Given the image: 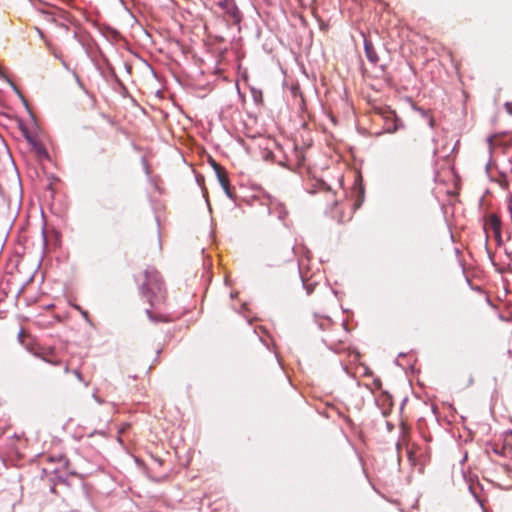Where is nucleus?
<instances>
[{
	"mask_svg": "<svg viewBox=\"0 0 512 512\" xmlns=\"http://www.w3.org/2000/svg\"><path fill=\"white\" fill-rule=\"evenodd\" d=\"M48 189H50L52 191V184L48 185Z\"/></svg>",
	"mask_w": 512,
	"mask_h": 512,
	"instance_id": "nucleus-26",
	"label": "nucleus"
},
{
	"mask_svg": "<svg viewBox=\"0 0 512 512\" xmlns=\"http://www.w3.org/2000/svg\"><path fill=\"white\" fill-rule=\"evenodd\" d=\"M40 359H41V360H43V361H44V362H46V363L51 364V365H59V363H60L59 361H54V360L48 359V358H46L44 355H42V356L40 357Z\"/></svg>",
	"mask_w": 512,
	"mask_h": 512,
	"instance_id": "nucleus-15",
	"label": "nucleus"
},
{
	"mask_svg": "<svg viewBox=\"0 0 512 512\" xmlns=\"http://www.w3.org/2000/svg\"><path fill=\"white\" fill-rule=\"evenodd\" d=\"M23 338H24V330H23V329H20V331L18 332V335H17V339H18V341H19L22 345H24V340H23Z\"/></svg>",
	"mask_w": 512,
	"mask_h": 512,
	"instance_id": "nucleus-17",
	"label": "nucleus"
},
{
	"mask_svg": "<svg viewBox=\"0 0 512 512\" xmlns=\"http://www.w3.org/2000/svg\"><path fill=\"white\" fill-rule=\"evenodd\" d=\"M81 314H82V316H83L86 320H89V319H88V313H87L86 311L81 310Z\"/></svg>",
	"mask_w": 512,
	"mask_h": 512,
	"instance_id": "nucleus-24",
	"label": "nucleus"
},
{
	"mask_svg": "<svg viewBox=\"0 0 512 512\" xmlns=\"http://www.w3.org/2000/svg\"><path fill=\"white\" fill-rule=\"evenodd\" d=\"M26 349V351H28L29 353H31L33 356L37 357V358H40L42 356V354L38 351H36L31 345H23Z\"/></svg>",
	"mask_w": 512,
	"mask_h": 512,
	"instance_id": "nucleus-9",
	"label": "nucleus"
},
{
	"mask_svg": "<svg viewBox=\"0 0 512 512\" xmlns=\"http://www.w3.org/2000/svg\"><path fill=\"white\" fill-rule=\"evenodd\" d=\"M64 371L67 373L69 371V368L66 366Z\"/></svg>",
	"mask_w": 512,
	"mask_h": 512,
	"instance_id": "nucleus-27",
	"label": "nucleus"
},
{
	"mask_svg": "<svg viewBox=\"0 0 512 512\" xmlns=\"http://www.w3.org/2000/svg\"><path fill=\"white\" fill-rule=\"evenodd\" d=\"M423 116L427 119L428 121V125L433 128L434 125H435V120L432 116H430L429 114H427L426 112H423Z\"/></svg>",
	"mask_w": 512,
	"mask_h": 512,
	"instance_id": "nucleus-12",
	"label": "nucleus"
},
{
	"mask_svg": "<svg viewBox=\"0 0 512 512\" xmlns=\"http://www.w3.org/2000/svg\"><path fill=\"white\" fill-rule=\"evenodd\" d=\"M143 168H144V171L147 175H149L150 171H149V164L148 162H143Z\"/></svg>",
	"mask_w": 512,
	"mask_h": 512,
	"instance_id": "nucleus-19",
	"label": "nucleus"
},
{
	"mask_svg": "<svg viewBox=\"0 0 512 512\" xmlns=\"http://www.w3.org/2000/svg\"><path fill=\"white\" fill-rule=\"evenodd\" d=\"M209 164L213 168V170L217 176V179H218L221 187L223 188L226 196L229 199L233 200L234 195L230 189V182H229V178H228L226 170L221 165H219V162H209Z\"/></svg>",
	"mask_w": 512,
	"mask_h": 512,
	"instance_id": "nucleus-3",
	"label": "nucleus"
},
{
	"mask_svg": "<svg viewBox=\"0 0 512 512\" xmlns=\"http://www.w3.org/2000/svg\"><path fill=\"white\" fill-rule=\"evenodd\" d=\"M302 281H303V286L307 291V294H311L313 291L314 284H308L304 280H302Z\"/></svg>",
	"mask_w": 512,
	"mask_h": 512,
	"instance_id": "nucleus-14",
	"label": "nucleus"
},
{
	"mask_svg": "<svg viewBox=\"0 0 512 512\" xmlns=\"http://www.w3.org/2000/svg\"><path fill=\"white\" fill-rule=\"evenodd\" d=\"M73 373L76 375V377H77L79 380H82V376H81V374H80V372H79V371L74 370V371H73Z\"/></svg>",
	"mask_w": 512,
	"mask_h": 512,
	"instance_id": "nucleus-23",
	"label": "nucleus"
},
{
	"mask_svg": "<svg viewBox=\"0 0 512 512\" xmlns=\"http://www.w3.org/2000/svg\"><path fill=\"white\" fill-rule=\"evenodd\" d=\"M227 13L231 16L234 23H239L241 21V13L236 6H233L231 9H229Z\"/></svg>",
	"mask_w": 512,
	"mask_h": 512,
	"instance_id": "nucleus-7",
	"label": "nucleus"
},
{
	"mask_svg": "<svg viewBox=\"0 0 512 512\" xmlns=\"http://www.w3.org/2000/svg\"><path fill=\"white\" fill-rule=\"evenodd\" d=\"M505 108L509 114H512V103L507 102Z\"/></svg>",
	"mask_w": 512,
	"mask_h": 512,
	"instance_id": "nucleus-18",
	"label": "nucleus"
},
{
	"mask_svg": "<svg viewBox=\"0 0 512 512\" xmlns=\"http://www.w3.org/2000/svg\"><path fill=\"white\" fill-rule=\"evenodd\" d=\"M365 53L368 60L375 64L378 62L379 57L370 41L365 40Z\"/></svg>",
	"mask_w": 512,
	"mask_h": 512,
	"instance_id": "nucleus-5",
	"label": "nucleus"
},
{
	"mask_svg": "<svg viewBox=\"0 0 512 512\" xmlns=\"http://www.w3.org/2000/svg\"><path fill=\"white\" fill-rule=\"evenodd\" d=\"M364 201V189L363 187H360V190H359V199L357 200V202L355 203V206L356 207H359L362 202Z\"/></svg>",
	"mask_w": 512,
	"mask_h": 512,
	"instance_id": "nucleus-11",
	"label": "nucleus"
},
{
	"mask_svg": "<svg viewBox=\"0 0 512 512\" xmlns=\"http://www.w3.org/2000/svg\"><path fill=\"white\" fill-rule=\"evenodd\" d=\"M32 146H33V149L35 151V155L38 157V158H50L46 148L39 142H36V141H30Z\"/></svg>",
	"mask_w": 512,
	"mask_h": 512,
	"instance_id": "nucleus-6",
	"label": "nucleus"
},
{
	"mask_svg": "<svg viewBox=\"0 0 512 512\" xmlns=\"http://www.w3.org/2000/svg\"><path fill=\"white\" fill-rule=\"evenodd\" d=\"M146 314H147L149 320L152 321V322H159V321H163L164 320L162 318L155 317L150 309H146Z\"/></svg>",
	"mask_w": 512,
	"mask_h": 512,
	"instance_id": "nucleus-10",
	"label": "nucleus"
},
{
	"mask_svg": "<svg viewBox=\"0 0 512 512\" xmlns=\"http://www.w3.org/2000/svg\"><path fill=\"white\" fill-rule=\"evenodd\" d=\"M93 398L94 400L98 403V404H102L103 403V400L101 398H99L96 393H93Z\"/></svg>",
	"mask_w": 512,
	"mask_h": 512,
	"instance_id": "nucleus-21",
	"label": "nucleus"
},
{
	"mask_svg": "<svg viewBox=\"0 0 512 512\" xmlns=\"http://www.w3.org/2000/svg\"><path fill=\"white\" fill-rule=\"evenodd\" d=\"M196 181H197V183L199 184V186H201L202 182L204 181L203 176H201V175H196Z\"/></svg>",
	"mask_w": 512,
	"mask_h": 512,
	"instance_id": "nucleus-20",
	"label": "nucleus"
},
{
	"mask_svg": "<svg viewBox=\"0 0 512 512\" xmlns=\"http://www.w3.org/2000/svg\"><path fill=\"white\" fill-rule=\"evenodd\" d=\"M144 276L145 281L139 287L140 293L147 299L151 307H156L165 299L166 291L163 280L154 268H147Z\"/></svg>",
	"mask_w": 512,
	"mask_h": 512,
	"instance_id": "nucleus-1",
	"label": "nucleus"
},
{
	"mask_svg": "<svg viewBox=\"0 0 512 512\" xmlns=\"http://www.w3.org/2000/svg\"><path fill=\"white\" fill-rule=\"evenodd\" d=\"M11 163H12V166L14 167V169L17 171V170H18V168H17V166H16V162H15V161H12Z\"/></svg>",
	"mask_w": 512,
	"mask_h": 512,
	"instance_id": "nucleus-25",
	"label": "nucleus"
},
{
	"mask_svg": "<svg viewBox=\"0 0 512 512\" xmlns=\"http://www.w3.org/2000/svg\"><path fill=\"white\" fill-rule=\"evenodd\" d=\"M281 166L299 174L301 177L312 178L316 181L315 186L321 189H329V186L325 183L321 176L318 175L316 166L312 165L311 162H279Z\"/></svg>",
	"mask_w": 512,
	"mask_h": 512,
	"instance_id": "nucleus-2",
	"label": "nucleus"
},
{
	"mask_svg": "<svg viewBox=\"0 0 512 512\" xmlns=\"http://www.w3.org/2000/svg\"><path fill=\"white\" fill-rule=\"evenodd\" d=\"M469 491H470V493L473 495V497L477 500V502H478L481 506H483V504H482L481 500H480V499H479V497L477 496V494H476V492H475V490H474V487H473L472 485H470V486H469Z\"/></svg>",
	"mask_w": 512,
	"mask_h": 512,
	"instance_id": "nucleus-13",
	"label": "nucleus"
},
{
	"mask_svg": "<svg viewBox=\"0 0 512 512\" xmlns=\"http://www.w3.org/2000/svg\"><path fill=\"white\" fill-rule=\"evenodd\" d=\"M407 456H408L409 461L414 463V461H415V454H414L412 449H408L407 450Z\"/></svg>",
	"mask_w": 512,
	"mask_h": 512,
	"instance_id": "nucleus-16",
	"label": "nucleus"
},
{
	"mask_svg": "<svg viewBox=\"0 0 512 512\" xmlns=\"http://www.w3.org/2000/svg\"><path fill=\"white\" fill-rule=\"evenodd\" d=\"M490 226L491 228L496 232L498 233L500 231V227H501V221L500 219L495 216V215H492L490 217Z\"/></svg>",
	"mask_w": 512,
	"mask_h": 512,
	"instance_id": "nucleus-8",
	"label": "nucleus"
},
{
	"mask_svg": "<svg viewBox=\"0 0 512 512\" xmlns=\"http://www.w3.org/2000/svg\"><path fill=\"white\" fill-rule=\"evenodd\" d=\"M511 174H512V167H511V170H510Z\"/></svg>",
	"mask_w": 512,
	"mask_h": 512,
	"instance_id": "nucleus-28",
	"label": "nucleus"
},
{
	"mask_svg": "<svg viewBox=\"0 0 512 512\" xmlns=\"http://www.w3.org/2000/svg\"><path fill=\"white\" fill-rule=\"evenodd\" d=\"M493 168L498 169V172H499V175H500L499 182L501 184H503V183L507 184L508 174L505 171H503L502 169L498 168L497 162H491V161L487 162V164L485 166V170H486L487 174L489 175V177L493 178V176H492V169Z\"/></svg>",
	"mask_w": 512,
	"mask_h": 512,
	"instance_id": "nucleus-4",
	"label": "nucleus"
},
{
	"mask_svg": "<svg viewBox=\"0 0 512 512\" xmlns=\"http://www.w3.org/2000/svg\"><path fill=\"white\" fill-rule=\"evenodd\" d=\"M42 237H43L44 244H46V242H47V234H46L45 228L42 229Z\"/></svg>",
	"mask_w": 512,
	"mask_h": 512,
	"instance_id": "nucleus-22",
	"label": "nucleus"
}]
</instances>
